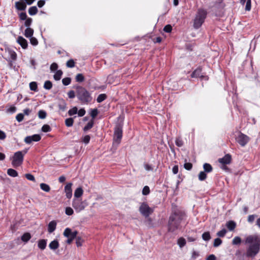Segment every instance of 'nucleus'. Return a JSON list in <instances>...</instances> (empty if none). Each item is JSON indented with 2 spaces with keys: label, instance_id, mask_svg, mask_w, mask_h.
<instances>
[{
  "label": "nucleus",
  "instance_id": "nucleus-1",
  "mask_svg": "<svg viewBox=\"0 0 260 260\" xmlns=\"http://www.w3.org/2000/svg\"><path fill=\"white\" fill-rule=\"evenodd\" d=\"M247 245L244 255L246 257L253 258L260 251V238L257 235H250L245 240Z\"/></svg>",
  "mask_w": 260,
  "mask_h": 260
},
{
  "label": "nucleus",
  "instance_id": "nucleus-2",
  "mask_svg": "<svg viewBox=\"0 0 260 260\" xmlns=\"http://www.w3.org/2000/svg\"><path fill=\"white\" fill-rule=\"evenodd\" d=\"M185 216L184 212L179 210L175 211L169 218L168 224V232L174 233L179 229L180 224Z\"/></svg>",
  "mask_w": 260,
  "mask_h": 260
},
{
  "label": "nucleus",
  "instance_id": "nucleus-3",
  "mask_svg": "<svg viewBox=\"0 0 260 260\" xmlns=\"http://www.w3.org/2000/svg\"><path fill=\"white\" fill-rule=\"evenodd\" d=\"M76 96L83 104H88L92 101V96L89 92L84 87L81 86H77L76 87Z\"/></svg>",
  "mask_w": 260,
  "mask_h": 260
},
{
  "label": "nucleus",
  "instance_id": "nucleus-4",
  "mask_svg": "<svg viewBox=\"0 0 260 260\" xmlns=\"http://www.w3.org/2000/svg\"><path fill=\"white\" fill-rule=\"evenodd\" d=\"M207 12L203 9H199L196 15L193 20V27L197 29H199L204 22L207 17Z\"/></svg>",
  "mask_w": 260,
  "mask_h": 260
},
{
  "label": "nucleus",
  "instance_id": "nucleus-5",
  "mask_svg": "<svg viewBox=\"0 0 260 260\" xmlns=\"http://www.w3.org/2000/svg\"><path fill=\"white\" fill-rule=\"evenodd\" d=\"M122 137V125L118 123L114 128L113 141L117 144H119Z\"/></svg>",
  "mask_w": 260,
  "mask_h": 260
},
{
  "label": "nucleus",
  "instance_id": "nucleus-6",
  "mask_svg": "<svg viewBox=\"0 0 260 260\" xmlns=\"http://www.w3.org/2000/svg\"><path fill=\"white\" fill-rule=\"evenodd\" d=\"M26 152V151H25L24 154H23L22 151H19L14 153L12 162L13 167H17L22 165L23 161L24 155Z\"/></svg>",
  "mask_w": 260,
  "mask_h": 260
},
{
  "label": "nucleus",
  "instance_id": "nucleus-7",
  "mask_svg": "<svg viewBox=\"0 0 260 260\" xmlns=\"http://www.w3.org/2000/svg\"><path fill=\"white\" fill-rule=\"evenodd\" d=\"M87 205L86 201H82L79 199H75L73 201L72 206L77 212H80L84 210Z\"/></svg>",
  "mask_w": 260,
  "mask_h": 260
},
{
  "label": "nucleus",
  "instance_id": "nucleus-8",
  "mask_svg": "<svg viewBox=\"0 0 260 260\" xmlns=\"http://www.w3.org/2000/svg\"><path fill=\"white\" fill-rule=\"evenodd\" d=\"M139 210L140 213L146 218L149 217L153 212V210L149 207L148 205L145 202L141 204Z\"/></svg>",
  "mask_w": 260,
  "mask_h": 260
},
{
  "label": "nucleus",
  "instance_id": "nucleus-9",
  "mask_svg": "<svg viewBox=\"0 0 260 260\" xmlns=\"http://www.w3.org/2000/svg\"><path fill=\"white\" fill-rule=\"evenodd\" d=\"M77 231H75L72 232L71 229L69 228H66L63 232L64 236L68 238L67 240V243L69 244H71L73 240L77 237Z\"/></svg>",
  "mask_w": 260,
  "mask_h": 260
},
{
  "label": "nucleus",
  "instance_id": "nucleus-10",
  "mask_svg": "<svg viewBox=\"0 0 260 260\" xmlns=\"http://www.w3.org/2000/svg\"><path fill=\"white\" fill-rule=\"evenodd\" d=\"M249 140V137L242 134L240 133L239 136L236 138V141L241 146H245L247 143L248 142Z\"/></svg>",
  "mask_w": 260,
  "mask_h": 260
},
{
  "label": "nucleus",
  "instance_id": "nucleus-11",
  "mask_svg": "<svg viewBox=\"0 0 260 260\" xmlns=\"http://www.w3.org/2000/svg\"><path fill=\"white\" fill-rule=\"evenodd\" d=\"M41 139V137L39 134H35L32 136H28L25 138L24 142L27 144H30L32 142H38Z\"/></svg>",
  "mask_w": 260,
  "mask_h": 260
},
{
  "label": "nucleus",
  "instance_id": "nucleus-12",
  "mask_svg": "<svg viewBox=\"0 0 260 260\" xmlns=\"http://www.w3.org/2000/svg\"><path fill=\"white\" fill-rule=\"evenodd\" d=\"M232 160V157L230 154H227L222 158L218 159V162L222 165L230 164Z\"/></svg>",
  "mask_w": 260,
  "mask_h": 260
},
{
  "label": "nucleus",
  "instance_id": "nucleus-13",
  "mask_svg": "<svg viewBox=\"0 0 260 260\" xmlns=\"http://www.w3.org/2000/svg\"><path fill=\"white\" fill-rule=\"evenodd\" d=\"M72 183H68L64 187V192L67 198L71 199L72 197Z\"/></svg>",
  "mask_w": 260,
  "mask_h": 260
},
{
  "label": "nucleus",
  "instance_id": "nucleus-14",
  "mask_svg": "<svg viewBox=\"0 0 260 260\" xmlns=\"http://www.w3.org/2000/svg\"><path fill=\"white\" fill-rule=\"evenodd\" d=\"M17 43L22 47L23 49H26L28 46L27 41L26 39L21 36L18 37L17 40Z\"/></svg>",
  "mask_w": 260,
  "mask_h": 260
},
{
  "label": "nucleus",
  "instance_id": "nucleus-15",
  "mask_svg": "<svg viewBox=\"0 0 260 260\" xmlns=\"http://www.w3.org/2000/svg\"><path fill=\"white\" fill-rule=\"evenodd\" d=\"M57 222L55 220L50 221L48 225V231L49 233L53 232L56 228Z\"/></svg>",
  "mask_w": 260,
  "mask_h": 260
},
{
  "label": "nucleus",
  "instance_id": "nucleus-16",
  "mask_svg": "<svg viewBox=\"0 0 260 260\" xmlns=\"http://www.w3.org/2000/svg\"><path fill=\"white\" fill-rule=\"evenodd\" d=\"M202 70L200 68H197L191 74V76L192 78H198L200 77L203 78L204 76L201 75Z\"/></svg>",
  "mask_w": 260,
  "mask_h": 260
},
{
  "label": "nucleus",
  "instance_id": "nucleus-17",
  "mask_svg": "<svg viewBox=\"0 0 260 260\" xmlns=\"http://www.w3.org/2000/svg\"><path fill=\"white\" fill-rule=\"evenodd\" d=\"M59 244L57 240H54L49 244V248L53 250H55L59 247Z\"/></svg>",
  "mask_w": 260,
  "mask_h": 260
},
{
  "label": "nucleus",
  "instance_id": "nucleus-18",
  "mask_svg": "<svg viewBox=\"0 0 260 260\" xmlns=\"http://www.w3.org/2000/svg\"><path fill=\"white\" fill-rule=\"evenodd\" d=\"M226 226L230 231H233L236 228V223L235 221L230 220L226 222Z\"/></svg>",
  "mask_w": 260,
  "mask_h": 260
},
{
  "label": "nucleus",
  "instance_id": "nucleus-19",
  "mask_svg": "<svg viewBox=\"0 0 260 260\" xmlns=\"http://www.w3.org/2000/svg\"><path fill=\"white\" fill-rule=\"evenodd\" d=\"M240 3L242 5L246 3L245 10L250 11L251 9V0H240Z\"/></svg>",
  "mask_w": 260,
  "mask_h": 260
},
{
  "label": "nucleus",
  "instance_id": "nucleus-20",
  "mask_svg": "<svg viewBox=\"0 0 260 260\" xmlns=\"http://www.w3.org/2000/svg\"><path fill=\"white\" fill-rule=\"evenodd\" d=\"M47 245V240L42 239L38 241V247L41 250L45 249Z\"/></svg>",
  "mask_w": 260,
  "mask_h": 260
},
{
  "label": "nucleus",
  "instance_id": "nucleus-21",
  "mask_svg": "<svg viewBox=\"0 0 260 260\" xmlns=\"http://www.w3.org/2000/svg\"><path fill=\"white\" fill-rule=\"evenodd\" d=\"M15 7L17 9L20 11H24L26 9L25 4H22L19 2L15 3Z\"/></svg>",
  "mask_w": 260,
  "mask_h": 260
},
{
  "label": "nucleus",
  "instance_id": "nucleus-22",
  "mask_svg": "<svg viewBox=\"0 0 260 260\" xmlns=\"http://www.w3.org/2000/svg\"><path fill=\"white\" fill-rule=\"evenodd\" d=\"M83 189L81 187H78L75 191L74 192V197L76 198H79L82 196L83 194Z\"/></svg>",
  "mask_w": 260,
  "mask_h": 260
},
{
  "label": "nucleus",
  "instance_id": "nucleus-23",
  "mask_svg": "<svg viewBox=\"0 0 260 260\" xmlns=\"http://www.w3.org/2000/svg\"><path fill=\"white\" fill-rule=\"evenodd\" d=\"M34 34V30L33 29L30 28V27H27L26 29L25 30L24 32V36L26 38H30Z\"/></svg>",
  "mask_w": 260,
  "mask_h": 260
},
{
  "label": "nucleus",
  "instance_id": "nucleus-24",
  "mask_svg": "<svg viewBox=\"0 0 260 260\" xmlns=\"http://www.w3.org/2000/svg\"><path fill=\"white\" fill-rule=\"evenodd\" d=\"M235 255L239 260H245V258L246 257V255H244V252L242 253L240 250H237L236 251Z\"/></svg>",
  "mask_w": 260,
  "mask_h": 260
},
{
  "label": "nucleus",
  "instance_id": "nucleus-25",
  "mask_svg": "<svg viewBox=\"0 0 260 260\" xmlns=\"http://www.w3.org/2000/svg\"><path fill=\"white\" fill-rule=\"evenodd\" d=\"M7 174L8 175L12 177H16L18 175V172L15 170L13 169H8Z\"/></svg>",
  "mask_w": 260,
  "mask_h": 260
},
{
  "label": "nucleus",
  "instance_id": "nucleus-26",
  "mask_svg": "<svg viewBox=\"0 0 260 260\" xmlns=\"http://www.w3.org/2000/svg\"><path fill=\"white\" fill-rule=\"evenodd\" d=\"M203 168L204 170V172L206 173L211 172L213 170V168L211 166V165L208 163H205L204 164Z\"/></svg>",
  "mask_w": 260,
  "mask_h": 260
},
{
  "label": "nucleus",
  "instance_id": "nucleus-27",
  "mask_svg": "<svg viewBox=\"0 0 260 260\" xmlns=\"http://www.w3.org/2000/svg\"><path fill=\"white\" fill-rule=\"evenodd\" d=\"M62 74L63 72L61 70H57L53 76L54 80H55L56 81L59 80L61 78Z\"/></svg>",
  "mask_w": 260,
  "mask_h": 260
},
{
  "label": "nucleus",
  "instance_id": "nucleus-28",
  "mask_svg": "<svg viewBox=\"0 0 260 260\" xmlns=\"http://www.w3.org/2000/svg\"><path fill=\"white\" fill-rule=\"evenodd\" d=\"M38 11V9L36 6L31 7L28 9V13L31 16L36 15Z\"/></svg>",
  "mask_w": 260,
  "mask_h": 260
},
{
  "label": "nucleus",
  "instance_id": "nucleus-29",
  "mask_svg": "<svg viewBox=\"0 0 260 260\" xmlns=\"http://www.w3.org/2000/svg\"><path fill=\"white\" fill-rule=\"evenodd\" d=\"M94 124V121L93 120H90L83 128L84 132H87L89 129L91 128Z\"/></svg>",
  "mask_w": 260,
  "mask_h": 260
},
{
  "label": "nucleus",
  "instance_id": "nucleus-30",
  "mask_svg": "<svg viewBox=\"0 0 260 260\" xmlns=\"http://www.w3.org/2000/svg\"><path fill=\"white\" fill-rule=\"evenodd\" d=\"M40 188L42 190L46 192H49L50 190V186L46 183H41Z\"/></svg>",
  "mask_w": 260,
  "mask_h": 260
},
{
  "label": "nucleus",
  "instance_id": "nucleus-31",
  "mask_svg": "<svg viewBox=\"0 0 260 260\" xmlns=\"http://www.w3.org/2000/svg\"><path fill=\"white\" fill-rule=\"evenodd\" d=\"M31 238L30 234L28 233H24L21 237V240L23 242H27Z\"/></svg>",
  "mask_w": 260,
  "mask_h": 260
},
{
  "label": "nucleus",
  "instance_id": "nucleus-32",
  "mask_svg": "<svg viewBox=\"0 0 260 260\" xmlns=\"http://www.w3.org/2000/svg\"><path fill=\"white\" fill-rule=\"evenodd\" d=\"M203 239L204 241H208L211 239L210 234L209 232H204L202 236Z\"/></svg>",
  "mask_w": 260,
  "mask_h": 260
},
{
  "label": "nucleus",
  "instance_id": "nucleus-33",
  "mask_svg": "<svg viewBox=\"0 0 260 260\" xmlns=\"http://www.w3.org/2000/svg\"><path fill=\"white\" fill-rule=\"evenodd\" d=\"M177 243L180 248H182L186 244V240L184 238L181 237L178 239Z\"/></svg>",
  "mask_w": 260,
  "mask_h": 260
},
{
  "label": "nucleus",
  "instance_id": "nucleus-34",
  "mask_svg": "<svg viewBox=\"0 0 260 260\" xmlns=\"http://www.w3.org/2000/svg\"><path fill=\"white\" fill-rule=\"evenodd\" d=\"M58 108L59 110L62 111H64L67 108V104L64 100H62V101L58 104Z\"/></svg>",
  "mask_w": 260,
  "mask_h": 260
},
{
  "label": "nucleus",
  "instance_id": "nucleus-35",
  "mask_svg": "<svg viewBox=\"0 0 260 260\" xmlns=\"http://www.w3.org/2000/svg\"><path fill=\"white\" fill-rule=\"evenodd\" d=\"M241 243V238L238 236H236L232 240V244L233 245H240Z\"/></svg>",
  "mask_w": 260,
  "mask_h": 260
},
{
  "label": "nucleus",
  "instance_id": "nucleus-36",
  "mask_svg": "<svg viewBox=\"0 0 260 260\" xmlns=\"http://www.w3.org/2000/svg\"><path fill=\"white\" fill-rule=\"evenodd\" d=\"M76 81L78 82H82L84 81V77L82 74H78L75 77Z\"/></svg>",
  "mask_w": 260,
  "mask_h": 260
},
{
  "label": "nucleus",
  "instance_id": "nucleus-37",
  "mask_svg": "<svg viewBox=\"0 0 260 260\" xmlns=\"http://www.w3.org/2000/svg\"><path fill=\"white\" fill-rule=\"evenodd\" d=\"M52 87V83L49 81H46L44 84V88L47 90H50Z\"/></svg>",
  "mask_w": 260,
  "mask_h": 260
},
{
  "label": "nucleus",
  "instance_id": "nucleus-38",
  "mask_svg": "<svg viewBox=\"0 0 260 260\" xmlns=\"http://www.w3.org/2000/svg\"><path fill=\"white\" fill-rule=\"evenodd\" d=\"M74 123V119L73 118H67L65 120L66 125L68 127H71L73 125Z\"/></svg>",
  "mask_w": 260,
  "mask_h": 260
},
{
  "label": "nucleus",
  "instance_id": "nucleus-39",
  "mask_svg": "<svg viewBox=\"0 0 260 260\" xmlns=\"http://www.w3.org/2000/svg\"><path fill=\"white\" fill-rule=\"evenodd\" d=\"M107 98V95L105 94L102 93L98 95L96 101L98 103H101Z\"/></svg>",
  "mask_w": 260,
  "mask_h": 260
},
{
  "label": "nucleus",
  "instance_id": "nucleus-40",
  "mask_svg": "<svg viewBox=\"0 0 260 260\" xmlns=\"http://www.w3.org/2000/svg\"><path fill=\"white\" fill-rule=\"evenodd\" d=\"M8 53H9V54L10 56V58L13 60H15L16 59V58H17V54L16 53H15V51H13V50H8Z\"/></svg>",
  "mask_w": 260,
  "mask_h": 260
},
{
  "label": "nucleus",
  "instance_id": "nucleus-41",
  "mask_svg": "<svg viewBox=\"0 0 260 260\" xmlns=\"http://www.w3.org/2000/svg\"><path fill=\"white\" fill-rule=\"evenodd\" d=\"M207 178V175L204 171H201L199 174V179L200 181H203Z\"/></svg>",
  "mask_w": 260,
  "mask_h": 260
},
{
  "label": "nucleus",
  "instance_id": "nucleus-42",
  "mask_svg": "<svg viewBox=\"0 0 260 260\" xmlns=\"http://www.w3.org/2000/svg\"><path fill=\"white\" fill-rule=\"evenodd\" d=\"M29 87L31 90L37 91V84L36 82H31L29 83Z\"/></svg>",
  "mask_w": 260,
  "mask_h": 260
},
{
  "label": "nucleus",
  "instance_id": "nucleus-43",
  "mask_svg": "<svg viewBox=\"0 0 260 260\" xmlns=\"http://www.w3.org/2000/svg\"><path fill=\"white\" fill-rule=\"evenodd\" d=\"M222 240L219 238H217L214 240V243H213V246L215 247H217L220 245L222 243Z\"/></svg>",
  "mask_w": 260,
  "mask_h": 260
},
{
  "label": "nucleus",
  "instance_id": "nucleus-44",
  "mask_svg": "<svg viewBox=\"0 0 260 260\" xmlns=\"http://www.w3.org/2000/svg\"><path fill=\"white\" fill-rule=\"evenodd\" d=\"M62 82L64 85L67 86L71 83V78L70 77L64 78L62 80Z\"/></svg>",
  "mask_w": 260,
  "mask_h": 260
},
{
  "label": "nucleus",
  "instance_id": "nucleus-45",
  "mask_svg": "<svg viewBox=\"0 0 260 260\" xmlns=\"http://www.w3.org/2000/svg\"><path fill=\"white\" fill-rule=\"evenodd\" d=\"M226 232V230L225 229H223L221 231L218 232L216 235L219 237H223L225 236Z\"/></svg>",
  "mask_w": 260,
  "mask_h": 260
},
{
  "label": "nucleus",
  "instance_id": "nucleus-46",
  "mask_svg": "<svg viewBox=\"0 0 260 260\" xmlns=\"http://www.w3.org/2000/svg\"><path fill=\"white\" fill-rule=\"evenodd\" d=\"M47 115L46 112L44 110H40L38 112V116L40 119H44Z\"/></svg>",
  "mask_w": 260,
  "mask_h": 260
},
{
  "label": "nucleus",
  "instance_id": "nucleus-47",
  "mask_svg": "<svg viewBox=\"0 0 260 260\" xmlns=\"http://www.w3.org/2000/svg\"><path fill=\"white\" fill-rule=\"evenodd\" d=\"M42 131L45 133L49 132L51 131V128L50 127V126L49 125L44 124L42 127Z\"/></svg>",
  "mask_w": 260,
  "mask_h": 260
},
{
  "label": "nucleus",
  "instance_id": "nucleus-48",
  "mask_svg": "<svg viewBox=\"0 0 260 260\" xmlns=\"http://www.w3.org/2000/svg\"><path fill=\"white\" fill-rule=\"evenodd\" d=\"M78 112V109L76 107H74L72 109H70L68 111V114L70 116H72L74 114H76Z\"/></svg>",
  "mask_w": 260,
  "mask_h": 260
},
{
  "label": "nucleus",
  "instance_id": "nucleus-49",
  "mask_svg": "<svg viewBox=\"0 0 260 260\" xmlns=\"http://www.w3.org/2000/svg\"><path fill=\"white\" fill-rule=\"evenodd\" d=\"M150 193V189L148 186H145L142 190V194L144 196L148 195Z\"/></svg>",
  "mask_w": 260,
  "mask_h": 260
},
{
  "label": "nucleus",
  "instance_id": "nucleus-50",
  "mask_svg": "<svg viewBox=\"0 0 260 260\" xmlns=\"http://www.w3.org/2000/svg\"><path fill=\"white\" fill-rule=\"evenodd\" d=\"M90 140V137L89 135H86L83 137L82 141L85 144L89 143Z\"/></svg>",
  "mask_w": 260,
  "mask_h": 260
},
{
  "label": "nucleus",
  "instance_id": "nucleus-51",
  "mask_svg": "<svg viewBox=\"0 0 260 260\" xmlns=\"http://www.w3.org/2000/svg\"><path fill=\"white\" fill-rule=\"evenodd\" d=\"M66 65L68 68H73L75 67V62L73 59H70L67 62Z\"/></svg>",
  "mask_w": 260,
  "mask_h": 260
},
{
  "label": "nucleus",
  "instance_id": "nucleus-52",
  "mask_svg": "<svg viewBox=\"0 0 260 260\" xmlns=\"http://www.w3.org/2000/svg\"><path fill=\"white\" fill-rule=\"evenodd\" d=\"M65 213L68 215H72L74 213V211L72 208L68 207L66 208Z\"/></svg>",
  "mask_w": 260,
  "mask_h": 260
},
{
  "label": "nucleus",
  "instance_id": "nucleus-53",
  "mask_svg": "<svg viewBox=\"0 0 260 260\" xmlns=\"http://www.w3.org/2000/svg\"><path fill=\"white\" fill-rule=\"evenodd\" d=\"M98 114V110L97 109H93L91 110L90 116L94 119Z\"/></svg>",
  "mask_w": 260,
  "mask_h": 260
},
{
  "label": "nucleus",
  "instance_id": "nucleus-54",
  "mask_svg": "<svg viewBox=\"0 0 260 260\" xmlns=\"http://www.w3.org/2000/svg\"><path fill=\"white\" fill-rule=\"evenodd\" d=\"M83 242V240L80 237L76 238V243L77 247L81 246Z\"/></svg>",
  "mask_w": 260,
  "mask_h": 260
},
{
  "label": "nucleus",
  "instance_id": "nucleus-55",
  "mask_svg": "<svg viewBox=\"0 0 260 260\" xmlns=\"http://www.w3.org/2000/svg\"><path fill=\"white\" fill-rule=\"evenodd\" d=\"M25 176L28 180L32 181L34 182L36 181L35 177L31 174H26L25 175Z\"/></svg>",
  "mask_w": 260,
  "mask_h": 260
},
{
  "label": "nucleus",
  "instance_id": "nucleus-56",
  "mask_svg": "<svg viewBox=\"0 0 260 260\" xmlns=\"http://www.w3.org/2000/svg\"><path fill=\"white\" fill-rule=\"evenodd\" d=\"M175 143H176V145L178 146V147H181L183 146V142L182 141V140L179 138H178L176 139L175 140Z\"/></svg>",
  "mask_w": 260,
  "mask_h": 260
},
{
  "label": "nucleus",
  "instance_id": "nucleus-57",
  "mask_svg": "<svg viewBox=\"0 0 260 260\" xmlns=\"http://www.w3.org/2000/svg\"><path fill=\"white\" fill-rule=\"evenodd\" d=\"M31 23H32V19L31 18H27L26 19H25V21L24 22V25L27 27H29Z\"/></svg>",
  "mask_w": 260,
  "mask_h": 260
},
{
  "label": "nucleus",
  "instance_id": "nucleus-58",
  "mask_svg": "<svg viewBox=\"0 0 260 260\" xmlns=\"http://www.w3.org/2000/svg\"><path fill=\"white\" fill-rule=\"evenodd\" d=\"M30 42L31 44L34 46H36L38 44V41L37 39L36 38L32 37L30 38Z\"/></svg>",
  "mask_w": 260,
  "mask_h": 260
},
{
  "label": "nucleus",
  "instance_id": "nucleus-59",
  "mask_svg": "<svg viewBox=\"0 0 260 260\" xmlns=\"http://www.w3.org/2000/svg\"><path fill=\"white\" fill-rule=\"evenodd\" d=\"M172 30V27L170 24L166 25L164 28V30L166 32H170Z\"/></svg>",
  "mask_w": 260,
  "mask_h": 260
},
{
  "label": "nucleus",
  "instance_id": "nucleus-60",
  "mask_svg": "<svg viewBox=\"0 0 260 260\" xmlns=\"http://www.w3.org/2000/svg\"><path fill=\"white\" fill-rule=\"evenodd\" d=\"M24 118V115L22 113H19L16 116V119L18 122H21Z\"/></svg>",
  "mask_w": 260,
  "mask_h": 260
},
{
  "label": "nucleus",
  "instance_id": "nucleus-61",
  "mask_svg": "<svg viewBox=\"0 0 260 260\" xmlns=\"http://www.w3.org/2000/svg\"><path fill=\"white\" fill-rule=\"evenodd\" d=\"M16 107L12 106H11L9 108H8L7 110V112L13 113H15L16 112Z\"/></svg>",
  "mask_w": 260,
  "mask_h": 260
},
{
  "label": "nucleus",
  "instance_id": "nucleus-62",
  "mask_svg": "<svg viewBox=\"0 0 260 260\" xmlns=\"http://www.w3.org/2000/svg\"><path fill=\"white\" fill-rule=\"evenodd\" d=\"M58 68V65L56 63L53 62L50 66V69L51 71H55L57 70Z\"/></svg>",
  "mask_w": 260,
  "mask_h": 260
},
{
  "label": "nucleus",
  "instance_id": "nucleus-63",
  "mask_svg": "<svg viewBox=\"0 0 260 260\" xmlns=\"http://www.w3.org/2000/svg\"><path fill=\"white\" fill-rule=\"evenodd\" d=\"M184 167L187 170H190L192 167V165L190 162H185Z\"/></svg>",
  "mask_w": 260,
  "mask_h": 260
},
{
  "label": "nucleus",
  "instance_id": "nucleus-64",
  "mask_svg": "<svg viewBox=\"0 0 260 260\" xmlns=\"http://www.w3.org/2000/svg\"><path fill=\"white\" fill-rule=\"evenodd\" d=\"M68 95L69 98L73 99L75 97L76 94L74 90H70L68 92Z\"/></svg>",
  "mask_w": 260,
  "mask_h": 260
}]
</instances>
